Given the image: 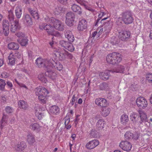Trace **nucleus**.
I'll list each match as a JSON object with an SVG mask.
<instances>
[{"label": "nucleus", "mask_w": 152, "mask_h": 152, "mask_svg": "<svg viewBox=\"0 0 152 152\" xmlns=\"http://www.w3.org/2000/svg\"><path fill=\"white\" fill-rule=\"evenodd\" d=\"M46 21L48 23H50L53 24V26L50 24L45 23H41L39 25V28L40 29H44L47 31L49 34L55 36H58L60 34L57 31H55L54 29L60 31H63L64 27L63 23L60 20L54 18H49L47 17L45 18Z\"/></svg>", "instance_id": "1"}, {"label": "nucleus", "mask_w": 152, "mask_h": 152, "mask_svg": "<svg viewBox=\"0 0 152 152\" xmlns=\"http://www.w3.org/2000/svg\"><path fill=\"white\" fill-rule=\"evenodd\" d=\"M35 94L38 96V98L41 103L45 104L47 101V94L48 91L45 88L41 86L37 87L35 89Z\"/></svg>", "instance_id": "2"}, {"label": "nucleus", "mask_w": 152, "mask_h": 152, "mask_svg": "<svg viewBox=\"0 0 152 152\" xmlns=\"http://www.w3.org/2000/svg\"><path fill=\"white\" fill-rule=\"evenodd\" d=\"M54 61L52 59H47L38 58L36 60V64L39 67H43L47 71L53 68V65Z\"/></svg>", "instance_id": "3"}, {"label": "nucleus", "mask_w": 152, "mask_h": 152, "mask_svg": "<svg viewBox=\"0 0 152 152\" xmlns=\"http://www.w3.org/2000/svg\"><path fill=\"white\" fill-rule=\"evenodd\" d=\"M8 18L10 22V30L12 32L14 33L17 30L20 28V26L19 24L18 20H16L14 21V15L13 14V10H11L8 11Z\"/></svg>", "instance_id": "4"}, {"label": "nucleus", "mask_w": 152, "mask_h": 152, "mask_svg": "<svg viewBox=\"0 0 152 152\" xmlns=\"http://www.w3.org/2000/svg\"><path fill=\"white\" fill-rule=\"evenodd\" d=\"M122 58L121 54L115 53H113L108 55L106 57L107 62L111 64H115L120 62Z\"/></svg>", "instance_id": "5"}, {"label": "nucleus", "mask_w": 152, "mask_h": 152, "mask_svg": "<svg viewBox=\"0 0 152 152\" xmlns=\"http://www.w3.org/2000/svg\"><path fill=\"white\" fill-rule=\"evenodd\" d=\"M136 103L138 107L140 109H144L148 105L146 100L143 97H140L137 99Z\"/></svg>", "instance_id": "6"}, {"label": "nucleus", "mask_w": 152, "mask_h": 152, "mask_svg": "<svg viewBox=\"0 0 152 152\" xmlns=\"http://www.w3.org/2000/svg\"><path fill=\"white\" fill-rule=\"evenodd\" d=\"M75 18V15L73 13L71 12H68L66 16V24L70 26L73 25Z\"/></svg>", "instance_id": "7"}, {"label": "nucleus", "mask_w": 152, "mask_h": 152, "mask_svg": "<svg viewBox=\"0 0 152 152\" xmlns=\"http://www.w3.org/2000/svg\"><path fill=\"white\" fill-rule=\"evenodd\" d=\"M59 44L62 47L70 52H72L75 50V48L73 45L67 41H61L59 42Z\"/></svg>", "instance_id": "8"}, {"label": "nucleus", "mask_w": 152, "mask_h": 152, "mask_svg": "<svg viewBox=\"0 0 152 152\" xmlns=\"http://www.w3.org/2000/svg\"><path fill=\"white\" fill-rule=\"evenodd\" d=\"M57 49H55L54 50L53 54L56 57L58 58L61 60L66 58V53L65 52H67V51L64 50L61 51L59 48Z\"/></svg>", "instance_id": "9"}, {"label": "nucleus", "mask_w": 152, "mask_h": 152, "mask_svg": "<svg viewBox=\"0 0 152 152\" xmlns=\"http://www.w3.org/2000/svg\"><path fill=\"white\" fill-rule=\"evenodd\" d=\"M120 147L123 150L126 151H130L132 146L131 143L126 141H122L119 145Z\"/></svg>", "instance_id": "10"}, {"label": "nucleus", "mask_w": 152, "mask_h": 152, "mask_svg": "<svg viewBox=\"0 0 152 152\" xmlns=\"http://www.w3.org/2000/svg\"><path fill=\"white\" fill-rule=\"evenodd\" d=\"M122 19L124 23L126 24L131 23L133 20L132 14L129 12L124 13L122 17Z\"/></svg>", "instance_id": "11"}, {"label": "nucleus", "mask_w": 152, "mask_h": 152, "mask_svg": "<svg viewBox=\"0 0 152 152\" xmlns=\"http://www.w3.org/2000/svg\"><path fill=\"white\" fill-rule=\"evenodd\" d=\"M99 143L98 140L94 139L87 143L86 145V147L88 149H92L97 146Z\"/></svg>", "instance_id": "12"}, {"label": "nucleus", "mask_w": 152, "mask_h": 152, "mask_svg": "<svg viewBox=\"0 0 152 152\" xmlns=\"http://www.w3.org/2000/svg\"><path fill=\"white\" fill-rule=\"evenodd\" d=\"M87 22L84 19L81 20L79 21L77 25V29L79 31H83L87 28Z\"/></svg>", "instance_id": "13"}, {"label": "nucleus", "mask_w": 152, "mask_h": 152, "mask_svg": "<svg viewBox=\"0 0 152 152\" xmlns=\"http://www.w3.org/2000/svg\"><path fill=\"white\" fill-rule=\"evenodd\" d=\"M48 112L50 115H57L60 113V108L56 105H53L49 107Z\"/></svg>", "instance_id": "14"}, {"label": "nucleus", "mask_w": 152, "mask_h": 152, "mask_svg": "<svg viewBox=\"0 0 152 152\" xmlns=\"http://www.w3.org/2000/svg\"><path fill=\"white\" fill-rule=\"evenodd\" d=\"M3 32L5 36L8 35L9 33V23L8 20H3L2 23Z\"/></svg>", "instance_id": "15"}, {"label": "nucleus", "mask_w": 152, "mask_h": 152, "mask_svg": "<svg viewBox=\"0 0 152 152\" xmlns=\"http://www.w3.org/2000/svg\"><path fill=\"white\" fill-rule=\"evenodd\" d=\"M119 37L122 40H125L130 38L131 33L128 31H122L119 32Z\"/></svg>", "instance_id": "16"}, {"label": "nucleus", "mask_w": 152, "mask_h": 152, "mask_svg": "<svg viewBox=\"0 0 152 152\" xmlns=\"http://www.w3.org/2000/svg\"><path fill=\"white\" fill-rule=\"evenodd\" d=\"M22 20L24 23L28 26H30L33 24L31 18L28 14L24 15L22 17Z\"/></svg>", "instance_id": "17"}, {"label": "nucleus", "mask_w": 152, "mask_h": 152, "mask_svg": "<svg viewBox=\"0 0 152 152\" xmlns=\"http://www.w3.org/2000/svg\"><path fill=\"white\" fill-rule=\"evenodd\" d=\"M65 37L70 42H73L75 38L72 32L69 31L67 30L64 32Z\"/></svg>", "instance_id": "18"}, {"label": "nucleus", "mask_w": 152, "mask_h": 152, "mask_svg": "<svg viewBox=\"0 0 152 152\" xmlns=\"http://www.w3.org/2000/svg\"><path fill=\"white\" fill-rule=\"evenodd\" d=\"M95 102L96 104L103 107L107 105L106 100L103 98H97L95 100Z\"/></svg>", "instance_id": "19"}, {"label": "nucleus", "mask_w": 152, "mask_h": 152, "mask_svg": "<svg viewBox=\"0 0 152 152\" xmlns=\"http://www.w3.org/2000/svg\"><path fill=\"white\" fill-rule=\"evenodd\" d=\"M110 71H106L104 72H100L99 75L100 78L105 80H107L110 75Z\"/></svg>", "instance_id": "20"}, {"label": "nucleus", "mask_w": 152, "mask_h": 152, "mask_svg": "<svg viewBox=\"0 0 152 152\" xmlns=\"http://www.w3.org/2000/svg\"><path fill=\"white\" fill-rule=\"evenodd\" d=\"M130 119L134 124H136L138 122L139 116L138 114L136 113H131L130 115Z\"/></svg>", "instance_id": "21"}, {"label": "nucleus", "mask_w": 152, "mask_h": 152, "mask_svg": "<svg viewBox=\"0 0 152 152\" xmlns=\"http://www.w3.org/2000/svg\"><path fill=\"white\" fill-rule=\"evenodd\" d=\"M124 137L126 139L133 138L135 140L137 139L139 137L138 134H135L134 135L132 133L129 131L125 133Z\"/></svg>", "instance_id": "22"}, {"label": "nucleus", "mask_w": 152, "mask_h": 152, "mask_svg": "<svg viewBox=\"0 0 152 152\" xmlns=\"http://www.w3.org/2000/svg\"><path fill=\"white\" fill-rule=\"evenodd\" d=\"M7 117L6 115H4L0 122L1 125L0 128L1 130H2L4 128H6L7 125Z\"/></svg>", "instance_id": "23"}, {"label": "nucleus", "mask_w": 152, "mask_h": 152, "mask_svg": "<svg viewBox=\"0 0 152 152\" xmlns=\"http://www.w3.org/2000/svg\"><path fill=\"white\" fill-rule=\"evenodd\" d=\"M53 69L52 68L51 69L48 70L45 74L46 75H47L52 80H54L56 77L57 74L56 72H53L52 70Z\"/></svg>", "instance_id": "24"}, {"label": "nucleus", "mask_w": 152, "mask_h": 152, "mask_svg": "<svg viewBox=\"0 0 152 152\" xmlns=\"http://www.w3.org/2000/svg\"><path fill=\"white\" fill-rule=\"evenodd\" d=\"M15 13L18 18H20L22 14V9L20 6L18 5L15 7Z\"/></svg>", "instance_id": "25"}, {"label": "nucleus", "mask_w": 152, "mask_h": 152, "mask_svg": "<svg viewBox=\"0 0 152 152\" xmlns=\"http://www.w3.org/2000/svg\"><path fill=\"white\" fill-rule=\"evenodd\" d=\"M125 69L124 67L121 65H119L116 68L114 69L113 70H111L110 71L112 73H124Z\"/></svg>", "instance_id": "26"}, {"label": "nucleus", "mask_w": 152, "mask_h": 152, "mask_svg": "<svg viewBox=\"0 0 152 152\" xmlns=\"http://www.w3.org/2000/svg\"><path fill=\"white\" fill-rule=\"evenodd\" d=\"M111 111L110 109L108 107H104L102 109L101 113L103 116L106 117L110 114Z\"/></svg>", "instance_id": "27"}, {"label": "nucleus", "mask_w": 152, "mask_h": 152, "mask_svg": "<svg viewBox=\"0 0 152 152\" xmlns=\"http://www.w3.org/2000/svg\"><path fill=\"white\" fill-rule=\"evenodd\" d=\"M26 147L25 143L23 141H22L17 145L15 147V149L18 151H22Z\"/></svg>", "instance_id": "28"}, {"label": "nucleus", "mask_w": 152, "mask_h": 152, "mask_svg": "<svg viewBox=\"0 0 152 152\" xmlns=\"http://www.w3.org/2000/svg\"><path fill=\"white\" fill-rule=\"evenodd\" d=\"M140 117L141 121L143 122H148V119L147 115L143 111H140L139 112Z\"/></svg>", "instance_id": "29"}, {"label": "nucleus", "mask_w": 152, "mask_h": 152, "mask_svg": "<svg viewBox=\"0 0 152 152\" xmlns=\"http://www.w3.org/2000/svg\"><path fill=\"white\" fill-rule=\"evenodd\" d=\"M28 11L33 18L35 19H38L39 18V15L37 10H33L31 8H29Z\"/></svg>", "instance_id": "30"}, {"label": "nucleus", "mask_w": 152, "mask_h": 152, "mask_svg": "<svg viewBox=\"0 0 152 152\" xmlns=\"http://www.w3.org/2000/svg\"><path fill=\"white\" fill-rule=\"evenodd\" d=\"M8 48L10 49L17 50L19 48V45L16 43L12 42L8 44Z\"/></svg>", "instance_id": "31"}, {"label": "nucleus", "mask_w": 152, "mask_h": 152, "mask_svg": "<svg viewBox=\"0 0 152 152\" xmlns=\"http://www.w3.org/2000/svg\"><path fill=\"white\" fill-rule=\"evenodd\" d=\"M15 56L12 53H11L8 57L9 64L11 65H13L15 62Z\"/></svg>", "instance_id": "32"}, {"label": "nucleus", "mask_w": 152, "mask_h": 152, "mask_svg": "<svg viewBox=\"0 0 152 152\" xmlns=\"http://www.w3.org/2000/svg\"><path fill=\"white\" fill-rule=\"evenodd\" d=\"M121 120L122 124L124 125L126 124L129 121L128 115L125 114L122 115L121 116Z\"/></svg>", "instance_id": "33"}, {"label": "nucleus", "mask_w": 152, "mask_h": 152, "mask_svg": "<svg viewBox=\"0 0 152 152\" xmlns=\"http://www.w3.org/2000/svg\"><path fill=\"white\" fill-rule=\"evenodd\" d=\"M104 121L103 119H99L96 124V127L99 130L101 129L104 127Z\"/></svg>", "instance_id": "34"}, {"label": "nucleus", "mask_w": 152, "mask_h": 152, "mask_svg": "<svg viewBox=\"0 0 152 152\" xmlns=\"http://www.w3.org/2000/svg\"><path fill=\"white\" fill-rule=\"evenodd\" d=\"M41 126L37 123L31 124L30 126V128L32 130L39 132L40 130Z\"/></svg>", "instance_id": "35"}, {"label": "nucleus", "mask_w": 152, "mask_h": 152, "mask_svg": "<svg viewBox=\"0 0 152 152\" xmlns=\"http://www.w3.org/2000/svg\"><path fill=\"white\" fill-rule=\"evenodd\" d=\"M72 9L73 11L75 12H77L79 14L82 13V11L80 7L75 4H73L72 7Z\"/></svg>", "instance_id": "36"}, {"label": "nucleus", "mask_w": 152, "mask_h": 152, "mask_svg": "<svg viewBox=\"0 0 152 152\" xmlns=\"http://www.w3.org/2000/svg\"><path fill=\"white\" fill-rule=\"evenodd\" d=\"M45 74L44 73H41L39 74L38 76L39 79L44 83H46L48 80L46 77Z\"/></svg>", "instance_id": "37"}, {"label": "nucleus", "mask_w": 152, "mask_h": 152, "mask_svg": "<svg viewBox=\"0 0 152 152\" xmlns=\"http://www.w3.org/2000/svg\"><path fill=\"white\" fill-rule=\"evenodd\" d=\"M54 67L57 70L60 71L62 69L63 67L62 65L60 63L54 61V62L53 63V68Z\"/></svg>", "instance_id": "38"}, {"label": "nucleus", "mask_w": 152, "mask_h": 152, "mask_svg": "<svg viewBox=\"0 0 152 152\" xmlns=\"http://www.w3.org/2000/svg\"><path fill=\"white\" fill-rule=\"evenodd\" d=\"M28 39L26 38H23L22 39H18V42L20 45L23 46H26L28 44Z\"/></svg>", "instance_id": "39"}, {"label": "nucleus", "mask_w": 152, "mask_h": 152, "mask_svg": "<svg viewBox=\"0 0 152 152\" xmlns=\"http://www.w3.org/2000/svg\"><path fill=\"white\" fill-rule=\"evenodd\" d=\"M18 105L19 107L23 109H26L27 107V103L23 100L20 101Z\"/></svg>", "instance_id": "40"}, {"label": "nucleus", "mask_w": 152, "mask_h": 152, "mask_svg": "<svg viewBox=\"0 0 152 152\" xmlns=\"http://www.w3.org/2000/svg\"><path fill=\"white\" fill-rule=\"evenodd\" d=\"M112 26L109 23H105V26L104 28V31L105 33H108L111 29Z\"/></svg>", "instance_id": "41"}, {"label": "nucleus", "mask_w": 152, "mask_h": 152, "mask_svg": "<svg viewBox=\"0 0 152 152\" xmlns=\"http://www.w3.org/2000/svg\"><path fill=\"white\" fill-rule=\"evenodd\" d=\"M27 141L30 144H32L35 141L34 137L33 135L31 134L27 136Z\"/></svg>", "instance_id": "42"}, {"label": "nucleus", "mask_w": 152, "mask_h": 152, "mask_svg": "<svg viewBox=\"0 0 152 152\" xmlns=\"http://www.w3.org/2000/svg\"><path fill=\"white\" fill-rule=\"evenodd\" d=\"M99 87V88L101 90H105L107 89L108 87V84L105 83L100 84Z\"/></svg>", "instance_id": "43"}, {"label": "nucleus", "mask_w": 152, "mask_h": 152, "mask_svg": "<svg viewBox=\"0 0 152 152\" xmlns=\"http://www.w3.org/2000/svg\"><path fill=\"white\" fill-rule=\"evenodd\" d=\"M90 135L91 137H96L98 135V132L95 129H93L90 133Z\"/></svg>", "instance_id": "44"}, {"label": "nucleus", "mask_w": 152, "mask_h": 152, "mask_svg": "<svg viewBox=\"0 0 152 152\" xmlns=\"http://www.w3.org/2000/svg\"><path fill=\"white\" fill-rule=\"evenodd\" d=\"M6 83L4 80L0 79V90L4 91V89Z\"/></svg>", "instance_id": "45"}, {"label": "nucleus", "mask_w": 152, "mask_h": 152, "mask_svg": "<svg viewBox=\"0 0 152 152\" xmlns=\"http://www.w3.org/2000/svg\"><path fill=\"white\" fill-rule=\"evenodd\" d=\"M15 81L21 88L25 89L27 90L28 89V88L26 85L24 84L19 83L17 80L16 79H15Z\"/></svg>", "instance_id": "46"}, {"label": "nucleus", "mask_w": 152, "mask_h": 152, "mask_svg": "<svg viewBox=\"0 0 152 152\" xmlns=\"http://www.w3.org/2000/svg\"><path fill=\"white\" fill-rule=\"evenodd\" d=\"M146 80L149 83H152V74L150 72L147 73L146 75Z\"/></svg>", "instance_id": "47"}, {"label": "nucleus", "mask_w": 152, "mask_h": 152, "mask_svg": "<svg viewBox=\"0 0 152 152\" xmlns=\"http://www.w3.org/2000/svg\"><path fill=\"white\" fill-rule=\"evenodd\" d=\"M77 2L80 4L81 5L84 6L87 9L89 10H91L90 9L88 8V7L87 6V3L85 2L83 0H76Z\"/></svg>", "instance_id": "48"}, {"label": "nucleus", "mask_w": 152, "mask_h": 152, "mask_svg": "<svg viewBox=\"0 0 152 152\" xmlns=\"http://www.w3.org/2000/svg\"><path fill=\"white\" fill-rule=\"evenodd\" d=\"M42 109L40 107V106L39 104H37L35 105V106L34 107V110L35 113L37 114V113H39L41 112Z\"/></svg>", "instance_id": "49"}, {"label": "nucleus", "mask_w": 152, "mask_h": 152, "mask_svg": "<svg viewBox=\"0 0 152 152\" xmlns=\"http://www.w3.org/2000/svg\"><path fill=\"white\" fill-rule=\"evenodd\" d=\"M61 7H57L55 8L54 12L55 14L58 15L61 12Z\"/></svg>", "instance_id": "50"}, {"label": "nucleus", "mask_w": 152, "mask_h": 152, "mask_svg": "<svg viewBox=\"0 0 152 152\" xmlns=\"http://www.w3.org/2000/svg\"><path fill=\"white\" fill-rule=\"evenodd\" d=\"M5 110L7 113H10L13 112V109L12 107L10 106H7L6 107Z\"/></svg>", "instance_id": "51"}, {"label": "nucleus", "mask_w": 152, "mask_h": 152, "mask_svg": "<svg viewBox=\"0 0 152 152\" xmlns=\"http://www.w3.org/2000/svg\"><path fill=\"white\" fill-rule=\"evenodd\" d=\"M36 116L37 117L38 119L39 120H41L44 116L43 114L41 113L40 112L39 113H37V114H35Z\"/></svg>", "instance_id": "52"}, {"label": "nucleus", "mask_w": 152, "mask_h": 152, "mask_svg": "<svg viewBox=\"0 0 152 152\" xmlns=\"http://www.w3.org/2000/svg\"><path fill=\"white\" fill-rule=\"evenodd\" d=\"M15 34L17 37L19 38H23L25 37V34L23 33L20 32H17Z\"/></svg>", "instance_id": "53"}, {"label": "nucleus", "mask_w": 152, "mask_h": 152, "mask_svg": "<svg viewBox=\"0 0 152 152\" xmlns=\"http://www.w3.org/2000/svg\"><path fill=\"white\" fill-rule=\"evenodd\" d=\"M1 77L4 78H6L9 76V74L6 72L2 73L1 75Z\"/></svg>", "instance_id": "54"}, {"label": "nucleus", "mask_w": 152, "mask_h": 152, "mask_svg": "<svg viewBox=\"0 0 152 152\" xmlns=\"http://www.w3.org/2000/svg\"><path fill=\"white\" fill-rule=\"evenodd\" d=\"M97 30H99V31L98 32V34H97L98 37L102 33L103 31V29L101 27H99L98 28Z\"/></svg>", "instance_id": "55"}, {"label": "nucleus", "mask_w": 152, "mask_h": 152, "mask_svg": "<svg viewBox=\"0 0 152 152\" xmlns=\"http://www.w3.org/2000/svg\"><path fill=\"white\" fill-rule=\"evenodd\" d=\"M7 85L8 87L11 89L13 86L12 83L9 81H7Z\"/></svg>", "instance_id": "56"}, {"label": "nucleus", "mask_w": 152, "mask_h": 152, "mask_svg": "<svg viewBox=\"0 0 152 152\" xmlns=\"http://www.w3.org/2000/svg\"><path fill=\"white\" fill-rule=\"evenodd\" d=\"M66 53V58L72 59L73 58V56L72 54L68 53V52H65Z\"/></svg>", "instance_id": "57"}, {"label": "nucleus", "mask_w": 152, "mask_h": 152, "mask_svg": "<svg viewBox=\"0 0 152 152\" xmlns=\"http://www.w3.org/2000/svg\"><path fill=\"white\" fill-rule=\"evenodd\" d=\"M50 45L51 46V47L53 49V53H54V50L55 49L56 50L57 49V50L59 48H55L54 47V43H53V41H52L51 42H50Z\"/></svg>", "instance_id": "58"}, {"label": "nucleus", "mask_w": 152, "mask_h": 152, "mask_svg": "<svg viewBox=\"0 0 152 152\" xmlns=\"http://www.w3.org/2000/svg\"><path fill=\"white\" fill-rule=\"evenodd\" d=\"M75 100V95H73L70 103V104H71L72 105H73L74 103Z\"/></svg>", "instance_id": "59"}, {"label": "nucleus", "mask_w": 152, "mask_h": 152, "mask_svg": "<svg viewBox=\"0 0 152 152\" xmlns=\"http://www.w3.org/2000/svg\"><path fill=\"white\" fill-rule=\"evenodd\" d=\"M14 55L15 56V58L17 57L18 58H20L22 57V55L18 52H16Z\"/></svg>", "instance_id": "60"}, {"label": "nucleus", "mask_w": 152, "mask_h": 152, "mask_svg": "<svg viewBox=\"0 0 152 152\" xmlns=\"http://www.w3.org/2000/svg\"><path fill=\"white\" fill-rule=\"evenodd\" d=\"M23 71L27 75H29L30 73V70L28 69H23Z\"/></svg>", "instance_id": "61"}, {"label": "nucleus", "mask_w": 152, "mask_h": 152, "mask_svg": "<svg viewBox=\"0 0 152 152\" xmlns=\"http://www.w3.org/2000/svg\"><path fill=\"white\" fill-rule=\"evenodd\" d=\"M70 118H68L67 119H66L65 120V125H67L68 124L69 122H70Z\"/></svg>", "instance_id": "62"}, {"label": "nucleus", "mask_w": 152, "mask_h": 152, "mask_svg": "<svg viewBox=\"0 0 152 152\" xmlns=\"http://www.w3.org/2000/svg\"><path fill=\"white\" fill-rule=\"evenodd\" d=\"M61 3L64 4L66 3L67 0H58Z\"/></svg>", "instance_id": "63"}, {"label": "nucleus", "mask_w": 152, "mask_h": 152, "mask_svg": "<svg viewBox=\"0 0 152 152\" xmlns=\"http://www.w3.org/2000/svg\"><path fill=\"white\" fill-rule=\"evenodd\" d=\"M105 14L103 12H101L99 15V17L100 18H101L102 16H104V15Z\"/></svg>", "instance_id": "64"}]
</instances>
